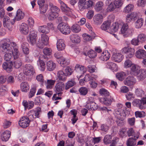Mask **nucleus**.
<instances>
[{
    "label": "nucleus",
    "instance_id": "f8f14e48",
    "mask_svg": "<svg viewBox=\"0 0 146 146\" xmlns=\"http://www.w3.org/2000/svg\"><path fill=\"white\" fill-rule=\"evenodd\" d=\"M19 30L21 33L24 35H27L29 32V26L25 23H22L21 25Z\"/></svg>",
    "mask_w": 146,
    "mask_h": 146
},
{
    "label": "nucleus",
    "instance_id": "cd10ccee",
    "mask_svg": "<svg viewBox=\"0 0 146 146\" xmlns=\"http://www.w3.org/2000/svg\"><path fill=\"white\" fill-rule=\"evenodd\" d=\"M20 88L22 92H27L29 89V86L27 82H23L20 84Z\"/></svg>",
    "mask_w": 146,
    "mask_h": 146
},
{
    "label": "nucleus",
    "instance_id": "0eeeda50",
    "mask_svg": "<svg viewBox=\"0 0 146 146\" xmlns=\"http://www.w3.org/2000/svg\"><path fill=\"white\" fill-rule=\"evenodd\" d=\"M62 11L64 12L65 15L70 17H73L74 14L73 10L67 7L66 4H63L62 7Z\"/></svg>",
    "mask_w": 146,
    "mask_h": 146
},
{
    "label": "nucleus",
    "instance_id": "ddd939ff",
    "mask_svg": "<svg viewBox=\"0 0 146 146\" xmlns=\"http://www.w3.org/2000/svg\"><path fill=\"white\" fill-rule=\"evenodd\" d=\"M30 111L32 113L31 115H30V117H33L32 119H34L39 117L40 114L41 112V110L40 108L37 107L36 108V110H32Z\"/></svg>",
    "mask_w": 146,
    "mask_h": 146
},
{
    "label": "nucleus",
    "instance_id": "6e6d98bb",
    "mask_svg": "<svg viewBox=\"0 0 146 146\" xmlns=\"http://www.w3.org/2000/svg\"><path fill=\"white\" fill-rule=\"evenodd\" d=\"M117 8L115 5L113 3H111L107 8V11L110 12L113 11L115 9Z\"/></svg>",
    "mask_w": 146,
    "mask_h": 146
},
{
    "label": "nucleus",
    "instance_id": "6e6552de",
    "mask_svg": "<svg viewBox=\"0 0 146 146\" xmlns=\"http://www.w3.org/2000/svg\"><path fill=\"white\" fill-rule=\"evenodd\" d=\"M25 74L27 76L33 75L35 73L33 67L30 64H26L24 69Z\"/></svg>",
    "mask_w": 146,
    "mask_h": 146
},
{
    "label": "nucleus",
    "instance_id": "4468645a",
    "mask_svg": "<svg viewBox=\"0 0 146 146\" xmlns=\"http://www.w3.org/2000/svg\"><path fill=\"white\" fill-rule=\"evenodd\" d=\"M123 82L125 85L130 86L135 84L136 80L133 77L128 76L124 80Z\"/></svg>",
    "mask_w": 146,
    "mask_h": 146
},
{
    "label": "nucleus",
    "instance_id": "f3484780",
    "mask_svg": "<svg viewBox=\"0 0 146 146\" xmlns=\"http://www.w3.org/2000/svg\"><path fill=\"white\" fill-rule=\"evenodd\" d=\"M36 34L34 32L31 33L28 38V42H30L32 45H34L36 43Z\"/></svg>",
    "mask_w": 146,
    "mask_h": 146
},
{
    "label": "nucleus",
    "instance_id": "3c124183",
    "mask_svg": "<svg viewBox=\"0 0 146 146\" xmlns=\"http://www.w3.org/2000/svg\"><path fill=\"white\" fill-rule=\"evenodd\" d=\"M22 65V62L21 60L20 59H17L13 61V66L15 68H19Z\"/></svg>",
    "mask_w": 146,
    "mask_h": 146
},
{
    "label": "nucleus",
    "instance_id": "bb28decb",
    "mask_svg": "<svg viewBox=\"0 0 146 146\" xmlns=\"http://www.w3.org/2000/svg\"><path fill=\"white\" fill-rule=\"evenodd\" d=\"M65 86L63 82L59 81L56 85V90L58 92H62L64 89Z\"/></svg>",
    "mask_w": 146,
    "mask_h": 146
},
{
    "label": "nucleus",
    "instance_id": "20e7f679",
    "mask_svg": "<svg viewBox=\"0 0 146 146\" xmlns=\"http://www.w3.org/2000/svg\"><path fill=\"white\" fill-rule=\"evenodd\" d=\"M58 28L63 34L68 35L70 32L69 26L68 24L66 23H60L58 26Z\"/></svg>",
    "mask_w": 146,
    "mask_h": 146
},
{
    "label": "nucleus",
    "instance_id": "49530a36",
    "mask_svg": "<svg viewBox=\"0 0 146 146\" xmlns=\"http://www.w3.org/2000/svg\"><path fill=\"white\" fill-rule=\"evenodd\" d=\"M106 67L107 68L113 70L116 68L117 66L115 64L112 62H108L106 63Z\"/></svg>",
    "mask_w": 146,
    "mask_h": 146
},
{
    "label": "nucleus",
    "instance_id": "e433bc0d",
    "mask_svg": "<svg viewBox=\"0 0 146 146\" xmlns=\"http://www.w3.org/2000/svg\"><path fill=\"white\" fill-rule=\"evenodd\" d=\"M117 78L120 81H122L126 77V73L121 72L117 73L116 74Z\"/></svg>",
    "mask_w": 146,
    "mask_h": 146
},
{
    "label": "nucleus",
    "instance_id": "774afa93",
    "mask_svg": "<svg viewBox=\"0 0 146 146\" xmlns=\"http://www.w3.org/2000/svg\"><path fill=\"white\" fill-rule=\"evenodd\" d=\"M119 139L118 137H115L111 139V143L110 145V146H115L119 142Z\"/></svg>",
    "mask_w": 146,
    "mask_h": 146
},
{
    "label": "nucleus",
    "instance_id": "680f3d73",
    "mask_svg": "<svg viewBox=\"0 0 146 146\" xmlns=\"http://www.w3.org/2000/svg\"><path fill=\"white\" fill-rule=\"evenodd\" d=\"M8 84H12L14 83L15 79L14 77L12 76H9L6 78Z\"/></svg>",
    "mask_w": 146,
    "mask_h": 146
},
{
    "label": "nucleus",
    "instance_id": "052dcab7",
    "mask_svg": "<svg viewBox=\"0 0 146 146\" xmlns=\"http://www.w3.org/2000/svg\"><path fill=\"white\" fill-rule=\"evenodd\" d=\"M136 95L139 97H141L144 94V92L143 90L140 88L137 89L135 91Z\"/></svg>",
    "mask_w": 146,
    "mask_h": 146
},
{
    "label": "nucleus",
    "instance_id": "4be33fe9",
    "mask_svg": "<svg viewBox=\"0 0 146 146\" xmlns=\"http://www.w3.org/2000/svg\"><path fill=\"white\" fill-rule=\"evenodd\" d=\"M25 17V14L21 10L19 9L18 10L17 12L16 15L15 17V19H13L14 20H15L17 21H19L22 19H23ZM15 22V21H14V22ZM12 24H13L14 23H13V22H11Z\"/></svg>",
    "mask_w": 146,
    "mask_h": 146
},
{
    "label": "nucleus",
    "instance_id": "c9c22d12",
    "mask_svg": "<svg viewBox=\"0 0 146 146\" xmlns=\"http://www.w3.org/2000/svg\"><path fill=\"white\" fill-rule=\"evenodd\" d=\"M70 39L74 43H78L80 42L79 36L77 34H73L70 36Z\"/></svg>",
    "mask_w": 146,
    "mask_h": 146
},
{
    "label": "nucleus",
    "instance_id": "f03ea898",
    "mask_svg": "<svg viewBox=\"0 0 146 146\" xmlns=\"http://www.w3.org/2000/svg\"><path fill=\"white\" fill-rule=\"evenodd\" d=\"M121 31L124 37H127L132 35L134 31L132 28H129L128 24L125 23L123 25Z\"/></svg>",
    "mask_w": 146,
    "mask_h": 146
},
{
    "label": "nucleus",
    "instance_id": "79ce46f5",
    "mask_svg": "<svg viewBox=\"0 0 146 146\" xmlns=\"http://www.w3.org/2000/svg\"><path fill=\"white\" fill-rule=\"evenodd\" d=\"M133 7L134 6L132 4H129L125 7L123 12L126 13H128L133 10Z\"/></svg>",
    "mask_w": 146,
    "mask_h": 146
},
{
    "label": "nucleus",
    "instance_id": "58836bf2",
    "mask_svg": "<svg viewBox=\"0 0 146 146\" xmlns=\"http://www.w3.org/2000/svg\"><path fill=\"white\" fill-rule=\"evenodd\" d=\"M111 25V22L109 21H105L101 26V29L103 30H108Z\"/></svg>",
    "mask_w": 146,
    "mask_h": 146
},
{
    "label": "nucleus",
    "instance_id": "b1692460",
    "mask_svg": "<svg viewBox=\"0 0 146 146\" xmlns=\"http://www.w3.org/2000/svg\"><path fill=\"white\" fill-rule=\"evenodd\" d=\"M137 16V13L133 12L130 14H128L126 17V22L129 23L131 22L133 19H135Z\"/></svg>",
    "mask_w": 146,
    "mask_h": 146
},
{
    "label": "nucleus",
    "instance_id": "37998d69",
    "mask_svg": "<svg viewBox=\"0 0 146 146\" xmlns=\"http://www.w3.org/2000/svg\"><path fill=\"white\" fill-rule=\"evenodd\" d=\"M28 44L27 43H24L22 45V48L24 53L26 54H28L29 53V50L28 47Z\"/></svg>",
    "mask_w": 146,
    "mask_h": 146
},
{
    "label": "nucleus",
    "instance_id": "dca6fc26",
    "mask_svg": "<svg viewBox=\"0 0 146 146\" xmlns=\"http://www.w3.org/2000/svg\"><path fill=\"white\" fill-rule=\"evenodd\" d=\"M139 136L137 135H134V137L129 138L127 140L126 142L127 146H133L136 144V140L138 138Z\"/></svg>",
    "mask_w": 146,
    "mask_h": 146
},
{
    "label": "nucleus",
    "instance_id": "9d476101",
    "mask_svg": "<svg viewBox=\"0 0 146 146\" xmlns=\"http://www.w3.org/2000/svg\"><path fill=\"white\" fill-rule=\"evenodd\" d=\"M85 107L89 110L95 111L98 109V106L94 102L91 101L90 99H89L87 102Z\"/></svg>",
    "mask_w": 146,
    "mask_h": 146
},
{
    "label": "nucleus",
    "instance_id": "a19ab883",
    "mask_svg": "<svg viewBox=\"0 0 146 146\" xmlns=\"http://www.w3.org/2000/svg\"><path fill=\"white\" fill-rule=\"evenodd\" d=\"M112 139V137L111 135H106L104 137L103 139V141L104 143L108 145L110 144L111 143Z\"/></svg>",
    "mask_w": 146,
    "mask_h": 146
},
{
    "label": "nucleus",
    "instance_id": "9b49d317",
    "mask_svg": "<svg viewBox=\"0 0 146 146\" xmlns=\"http://www.w3.org/2000/svg\"><path fill=\"white\" fill-rule=\"evenodd\" d=\"M94 2L92 0H89L85 2L84 4V6L81 5V4L78 5L79 9L81 11H83L85 9H87L91 7L93 5Z\"/></svg>",
    "mask_w": 146,
    "mask_h": 146
},
{
    "label": "nucleus",
    "instance_id": "6ab92c4d",
    "mask_svg": "<svg viewBox=\"0 0 146 146\" xmlns=\"http://www.w3.org/2000/svg\"><path fill=\"white\" fill-rule=\"evenodd\" d=\"M57 76L59 80L65 82L67 79V75L62 70L58 71L57 73Z\"/></svg>",
    "mask_w": 146,
    "mask_h": 146
},
{
    "label": "nucleus",
    "instance_id": "4d7b16f0",
    "mask_svg": "<svg viewBox=\"0 0 146 146\" xmlns=\"http://www.w3.org/2000/svg\"><path fill=\"white\" fill-rule=\"evenodd\" d=\"M72 31L76 33L79 32L81 30L80 26L77 24H74L72 27Z\"/></svg>",
    "mask_w": 146,
    "mask_h": 146
},
{
    "label": "nucleus",
    "instance_id": "e2e57ef3",
    "mask_svg": "<svg viewBox=\"0 0 146 146\" xmlns=\"http://www.w3.org/2000/svg\"><path fill=\"white\" fill-rule=\"evenodd\" d=\"M88 55L90 58H93L97 56V53L92 50H90L88 52Z\"/></svg>",
    "mask_w": 146,
    "mask_h": 146
},
{
    "label": "nucleus",
    "instance_id": "412c9836",
    "mask_svg": "<svg viewBox=\"0 0 146 146\" xmlns=\"http://www.w3.org/2000/svg\"><path fill=\"white\" fill-rule=\"evenodd\" d=\"M64 40L62 39H58L57 42V48L58 51L64 50L65 47L66 45Z\"/></svg>",
    "mask_w": 146,
    "mask_h": 146
},
{
    "label": "nucleus",
    "instance_id": "473e14b6",
    "mask_svg": "<svg viewBox=\"0 0 146 146\" xmlns=\"http://www.w3.org/2000/svg\"><path fill=\"white\" fill-rule=\"evenodd\" d=\"M133 106L139 108L140 109H143L144 107L142 104L141 101L138 99H135L132 102Z\"/></svg>",
    "mask_w": 146,
    "mask_h": 146
},
{
    "label": "nucleus",
    "instance_id": "603ef678",
    "mask_svg": "<svg viewBox=\"0 0 146 146\" xmlns=\"http://www.w3.org/2000/svg\"><path fill=\"white\" fill-rule=\"evenodd\" d=\"M10 52L12 53L15 60H16L18 58L19 55V53L18 50V48H15V50H13L12 49V51Z\"/></svg>",
    "mask_w": 146,
    "mask_h": 146
},
{
    "label": "nucleus",
    "instance_id": "7c9ffc66",
    "mask_svg": "<svg viewBox=\"0 0 146 146\" xmlns=\"http://www.w3.org/2000/svg\"><path fill=\"white\" fill-rule=\"evenodd\" d=\"M120 26H121V25H120ZM119 26L120 25L118 22H115V23L113 24L112 26L110 28L111 31H110L109 32L108 31H107L110 33H111V32L115 33L118 31Z\"/></svg>",
    "mask_w": 146,
    "mask_h": 146
},
{
    "label": "nucleus",
    "instance_id": "13d9d810",
    "mask_svg": "<svg viewBox=\"0 0 146 146\" xmlns=\"http://www.w3.org/2000/svg\"><path fill=\"white\" fill-rule=\"evenodd\" d=\"M58 16V13L56 12H51L49 13L48 18L50 20H53Z\"/></svg>",
    "mask_w": 146,
    "mask_h": 146
},
{
    "label": "nucleus",
    "instance_id": "c03bdc74",
    "mask_svg": "<svg viewBox=\"0 0 146 146\" xmlns=\"http://www.w3.org/2000/svg\"><path fill=\"white\" fill-rule=\"evenodd\" d=\"M41 40H40L42 41L46 44V45H48L49 43V38L48 36L46 34H42L41 35Z\"/></svg>",
    "mask_w": 146,
    "mask_h": 146
},
{
    "label": "nucleus",
    "instance_id": "2f4dec72",
    "mask_svg": "<svg viewBox=\"0 0 146 146\" xmlns=\"http://www.w3.org/2000/svg\"><path fill=\"white\" fill-rule=\"evenodd\" d=\"M140 70V68L138 65L133 64L131 68L130 73L136 75Z\"/></svg>",
    "mask_w": 146,
    "mask_h": 146
},
{
    "label": "nucleus",
    "instance_id": "bf43d9fd",
    "mask_svg": "<svg viewBox=\"0 0 146 146\" xmlns=\"http://www.w3.org/2000/svg\"><path fill=\"white\" fill-rule=\"evenodd\" d=\"M39 61L40 66L39 68L41 71H43L46 68L45 63L44 61L41 59H39Z\"/></svg>",
    "mask_w": 146,
    "mask_h": 146
},
{
    "label": "nucleus",
    "instance_id": "f704fd0d",
    "mask_svg": "<svg viewBox=\"0 0 146 146\" xmlns=\"http://www.w3.org/2000/svg\"><path fill=\"white\" fill-rule=\"evenodd\" d=\"M113 58L115 62H121L123 59V56L119 53L113 55Z\"/></svg>",
    "mask_w": 146,
    "mask_h": 146
},
{
    "label": "nucleus",
    "instance_id": "39448f33",
    "mask_svg": "<svg viewBox=\"0 0 146 146\" xmlns=\"http://www.w3.org/2000/svg\"><path fill=\"white\" fill-rule=\"evenodd\" d=\"M75 70L78 74L77 75L78 78H80L81 77L82 75L86 71V68L84 66L79 64L76 65L75 68Z\"/></svg>",
    "mask_w": 146,
    "mask_h": 146
},
{
    "label": "nucleus",
    "instance_id": "393cba45",
    "mask_svg": "<svg viewBox=\"0 0 146 146\" xmlns=\"http://www.w3.org/2000/svg\"><path fill=\"white\" fill-rule=\"evenodd\" d=\"M135 55L137 58H144L146 57V51L143 49H139L136 52Z\"/></svg>",
    "mask_w": 146,
    "mask_h": 146
},
{
    "label": "nucleus",
    "instance_id": "4c0bfd02",
    "mask_svg": "<svg viewBox=\"0 0 146 146\" xmlns=\"http://www.w3.org/2000/svg\"><path fill=\"white\" fill-rule=\"evenodd\" d=\"M38 31L42 33L47 34L50 31V30L46 25L40 26L38 27Z\"/></svg>",
    "mask_w": 146,
    "mask_h": 146
},
{
    "label": "nucleus",
    "instance_id": "8fccbe9b",
    "mask_svg": "<svg viewBox=\"0 0 146 146\" xmlns=\"http://www.w3.org/2000/svg\"><path fill=\"white\" fill-rule=\"evenodd\" d=\"M10 52H5L6 53L4 56V60L6 61L11 60L13 58V56L12 53Z\"/></svg>",
    "mask_w": 146,
    "mask_h": 146
},
{
    "label": "nucleus",
    "instance_id": "09e8293b",
    "mask_svg": "<svg viewBox=\"0 0 146 146\" xmlns=\"http://www.w3.org/2000/svg\"><path fill=\"white\" fill-rule=\"evenodd\" d=\"M78 91L81 95L85 96L88 93V90L85 87H82L79 88Z\"/></svg>",
    "mask_w": 146,
    "mask_h": 146
},
{
    "label": "nucleus",
    "instance_id": "c756f323",
    "mask_svg": "<svg viewBox=\"0 0 146 146\" xmlns=\"http://www.w3.org/2000/svg\"><path fill=\"white\" fill-rule=\"evenodd\" d=\"M76 84V82L74 79H71L67 81L65 84V89L67 90Z\"/></svg>",
    "mask_w": 146,
    "mask_h": 146
},
{
    "label": "nucleus",
    "instance_id": "0e129e2a",
    "mask_svg": "<svg viewBox=\"0 0 146 146\" xmlns=\"http://www.w3.org/2000/svg\"><path fill=\"white\" fill-rule=\"evenodd\" d=\"M135 116L136 117H143L145 116V112L143 111H137L135 113Z\"/></svg>",
    "mask_w": 146,
    "mask_h": 146
},
{
    "label": "nucleus",
    "instance_id": "69168bd1",
    "mask_svg": "<svg viewBox=\"0 0 146 146\" xmlns=\"http://www.w3.org/2000/svg\"><path fill=\"white\" fill-rule=\"evenodd\" d=\"M133 64L132 62L130 60L127 59L125 62L124 66L125 68H127L132 66Z\"/></svg>",
    "mask_w": 146,
    "mask_h": 146
},
{
    "label": "nucleus",
    "instance_id": "de8ad7c7",
    "mask_svg": "<svg viewBox=\"0 0 146 146\" xmlns=\"http://www.w3.org/2000/svg\"><path fill=\"white\" fill-rule=\"evenodd\" d=\"M143 19L142 18L138 19L135 23L136 28L137 29L140 28L143 24Z\"/></svg>",
    "mask_w": 146,
    "mask_h": 146
},
{
    "label": "nucleus",
    "instance_id": "c85d7f7f",
    "mask_svg": "<svg viewBox=\"0 0 146 146\" xmlns=\"http://www.w3.org/2000/svg\"><path fill=\"white\" fill-rule=\"evenodd\" d=\"M110 56V54L108 51H105L102 52L100 58L103 61H106L109 59Z\"/></svg>",
    "mask_w": 146,
    "mask_h": 146
},
{
    "label": "nucleus",
    "instance_id": "a878e982",
    "mask_svg": "<svg viewBox=\"0 0 146 146\" xmlns=\"http://www.w3.org/2000/svg\"><path fill=\"white\" fill-rule=\"evenodd\" d=\"M56 64L52 60H49L46 63V68L50 71L53 70L56 67Z\"/></svg>",
    "mask_w": 146,
    "mask_h": 146
},
{
    "label": "nucleus",
    "instance_id": "ea45409f",
    "mask_svg": "<svg viewBox=\"0 0 146 146\" xmlns=\"http://www.w3.org/2000/svg\"><path fill=\"white\" fill-rule=\"evenodd\" d=\"M7 91L8 88L7 86L3 85L0 86V96H4Z\"/></svg>",
    "mask_w": 146,
    "mask_h": 146
},
{
    "label": "nucleus",
    "instance_id": "2eb2a0df",
    "mask_svg": "<svg viewBox=\"0 0 146 146\" xmlns=\"http://www.w3.org/2000/svg\"><path fill=\"white\" fill-rule=\"evenodd\" d=\"M13 63L12 61L7 63L4 62L3 64V69L8 72H10L13 70Z\"/></svg>",
    "mask_w": 146,
    "mask_h": 146
},
{
    "label": "nucleus",
    "instance_id": "f257e3e1",
    "mask_svg": "<svg viewBox=\"0 0 146 146\" xmlns=\"http://www.w3.org/2000/svg\"><path fill=\"white\" fill-rule=\"evenodd\" d=\"M118 105L120 108L115 110L114 114L116 119V122L117 125L121 127L124 125L125 122V119L126 115V110L122 104H118Z\"/></svg>",
    "mask_w": 146,
    "mask_h": 146
},
{
    "label": "nucleus",
    "instance_id": "7ed1b4c3",
    "mask_svg": "<svg viewBox=\"0 0 146 146\" xmlns=\"http://www.w3.org/2000/svg\"><path fill=\"white\" fill-rule=\"evenodd\" d=\"M54 55L55 57L57 59V61L62 66L64 67L69 64V62L68 60H66L64 57H61L59 52H56Z\"/></svg>",
    "mask_w": 146,
    "mask_h": 146
},
{
    "label": "nucleus",
    "instance_id": "a211bd4d",
    "mask_svg": "<svg viewBox=\"0 0 146 146\" xmlns=\"http://www.w3.org/2000/svg\"><path fill=\"white\" fill-rule=\"evenodd\" d=\"M93 20L95 24H100L103 21V16L100 14L96 15L93 17Z\"/></svg>",
    "mask_w": 146,
    "mask_h": 146
},
{
    "label": "nucleus",
    "instance_id": "5fc2aeb1",
    "mask_svg": "<svg viewBox=\"0 0 146 146\" xmlns=\"http://www.w3.org/2000/svg\"><path fill=\"white\" fill-rule=\"evenodd\" d=\"M104 3L102 2L99 1L96 3L95 8L96 11H98L102 9Z\"/></svg>",
    "mask_w": 146,
    "mask_h": 146
},
{
    "label": "nucleus",
    "instance_id": "a18cd8bd",
    "mask_svg": "<svg viewBox=\"0 0 146 146\" xmlns=\"http://www.w3.org/2000/svg\"><path fill=\"white\" fill-rule=\"evenodd\" d=\"M55 82V80H48L46 83V87L47 89H51L52 88Z\"/></svg>",
    "mask_w": 146,
    "mask_h": 146
},
{
    "label": "nucleus",
    "instance_id": "5701e85b",
    "mask_svg": "<svg viewBox=\"0 0 146 146\" xmlns=\"http://www.w3.org/2000/svg\"><path fill=\"white\" fill-rule=\"evenodd\" d=\"M11 135V132L10 131L7 130L4 131L1 135V139L3 141H7Z\"/></svg>",
    "mask_w": 146,
    "mask_h": 146
},
{
    "label": "nucleus",
    "instance_id": "aec40b11",
    "mask_svg": "<svg viewBox=\"0 0 146 146\" xmlns=\"http://www.w3.org/2000/svg\"><path fill=\"white\" fill-rule=\"evenodd\" d=\"M138 80H141L146 77V70L144 69H140L136 75Z\"/></svg>",
    "mask_w": 146,
    "mask_h": 146
},
{
    "label": "nucleus",
    "instance_id": "864d4df0",
    "mask_svg": "<svg viewBox=\"0 0 146 146\" xmlns=\"http://www.w3.org/2000/svg\"><path fill=\"white\" fill-rule=\"evenodd\" d=\"M137 38L139 42L143 43L146 41V36L143 33H141L138 35Z\"/></svg>",
    "mask_w": 146,
    "mask_h": 146
},
{
    "label": "nucleus",
    "instance_id": "1a4fd4ad",
    "mask_svg": "<svg viewBox=\"0 0 146 146\" xmlns=\"http://www.w3.org/2000/svg\"><path fill=\"white\" fill-rule=\"evenodd\" d=\"M1 48L3 52H11L12 51V48L10 46L9 44L5 41H2L0 45Z\"/></svg>",
    "mask_w": 146,
    "mask_h": 146
},
{
    "label": "nucleus",
    "instance_id": "72a5a7b5",
    "mask_svg": "<svg viewBox=\"0 0 146 146\" xmlns=\"http://www.w3.org/2000/svg\"><path fill=\"white\" fill-rule=\"evenodd\" d=\"M100 101L102 103L107 106L110 105L111 103V101L108 98L103 97L100 98Z\"/></svg>",
    "mask_w": 146,
    "mask_h": 146
},
{
    "label": "nucleus",
    "instance_id": "423d86ee",
    "mask_svg": "<svg viewBox=\"0 0 146 146\" xmlns=\"http://www.w3.org/2000/svg\"><path fill=\"white\" fill-rule=\"evenodd\" d=\"M30 122V120L27 117H22L19 121V124L23 128H26L28 127Z\"/></svg>",
    "mask_w": 146,
    "mask_h": 146
},
{
    "label": "nucleus",
    "instance_id": "338daca9",
    "mask_svg": "<svg viewBox=\"0 0 146 146\" xmlns=\"http://www.w3.org/2000/svg\"><path fill=\"white\" fill-rule=\"evenodd\" d=\"M135 52L134 50L131 48L128 52L126 53L127 56L126 58H130L132 57L134 54Z\"/></svg>",
    "mask_w": 146,
    "mask_h": 146
}]
</instances>
